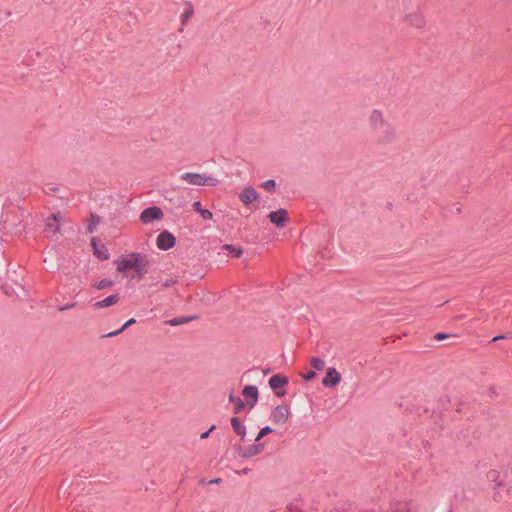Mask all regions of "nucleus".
I'll list each match as a JSON object with an SVG mask.
<instances>
[{"label": "nucleus", "instance_id": "1", "mask_svg": "<svg viewBox=\"0 0 512 512\" xmlns=\"http://www.w3.org/2000/svg\"><path fill=\"white\" fill-rule=\"evenodd\" d=\"M367 125L373 140L378 144L391 143L396 139L395 129L381 110L373 109L369 112Z\"/></svg>", "mask_w": 512, "mask_h": 512}, {"label": "nucleus", "instance_id": "2", "mask_svg": "<svg viewBox=\"0 0 512 512\" xmlns=\"http://www.w3.org/2000/svg\"><path fill=\"white\" fill-rule=\"evenodd\" d=\"M117 272L125 273L134 270L136 276L143 278L150 269V259L147 254L139 252H130L115 260Z\"/></svg>", "mask_w": 512, "mask_h": 512}, {"label": "nucleus", "instance_id": "3", "mask_svg": "<svg viewBox=\"0 0 512 512\" xmlns=\"http://www.w3.org/2000/svg\"><path fill=\"white\" fill-rule=\"evenodd\" d=\"M182 181L194 186H215L218 180L210 175L186 172L180 176Z\"/></svg>", "mask_w": 512, "mask_h": 512}, {"label": "nucleus", "instance_id": "4", "mask_svg": "<svg viewBox=\"0 0 512 512\" xmlns=\"http://www.w3.org/2000/svg\"><path fill=\"white\" fill-rule=\"evenodd\" d=\"M404 21L412 28L424 29L427 26V19L423 11L415 9L407 13Z\"/></svg>", "mask_w": 512, "mask_h": 512}, {"label": "nucleus", "instance_id": "5", "mask_svg": "<svg viewBox=\"0 0 512 512\" xmlns=\"http://www.w3.org/2000/svg\"><path fill=\"white\" fill-rule=\"evenodd\" d=\"M290 410L287 405H278L271 412V420L277 425H283L287 422Z\"/></svg>", "mask_w": 512, "mask_h": 512}, {"label": "nucleus", "instance_id": "6", "mask_svg": "<svg viewBox=\"0 0 512 512\" xmlns=\"http://www.w3.org/2000/svg\"><path fill=\"white\" fill-rule=\"evenodd\" d=\"M60 219V214H54L51 217H49L46 221L45 232L47 236L53 240L57 239L58 237V232L60 229Z\"/></svg>", "mask_w": 512, "mask_h": 512}, {"label": "nucleus", "instance_id": "7", "mask_svg": "<svg viewBox=\"0 0 512 512\" xmlns=\"http://www.w3.org/2000/svg\"><path fill=\"white\" fill-rule=\"evenodd\" d=\"M268 218L278 228H283L289 222L288 212L285 209H278L268 214Z\"/></svg>", "mask_w": 512, "mask_h": 512}, {"label": "nucleus", "instance_id": "8", "mask_svg": "<svg viewBox=\"0 0 512 512\" xmlns=\"http://www.w3.org/2000/svg\"><path fill=\"white\" fill-rule=\"evenodd\" d=\"M265 446L263 443L251 444L247 447L239 445L237 447V453L240 457L250 458L260 454L264 450Z\"/></svg>", "mask_w": 512, "mask_h": 512}, {"label": "nucleus", "instance_id": "9", "mask_svg": "<svg viewBox=\"0 0 512 512\" xmlns=\"http://www.w3.org/2000/svg\"><path fill=\"white\" fill-rule=\"evenodd\" d=\"M175 237L168 231L161 232L156 239V246L160 250H169L175 245Z\"/></svg>", "mask_w": 512, "mask_h": 512}, {"label": "nucleus", "instance_id": "10", "mask_svg": "<svg viewBox=\"0 0 512 512\" xmlns=\"http://www.w3.org/2000/svg\"><path fill=\"white\" fill-rule=\"evenodd\" d=\"M163 217V212L158 207H150L142 211L140 215V220L144 224H150L154 220H160Z\"/></svg>", "mask_w": 512, "mask_h": 512}, {"label": "nucleus", "instance_id": "11", "mask_svg": "<svg viewBox=\"0 0 512 512\" xmlns=\"http://www.w3.org/2000/svg\"><path fill=\"white\" fill-rule=\"evenodd\" d=\"M341 374L334 367H330L326 371V376L322 380L325 387H335L341 381Z\"/></svg>", "mask_w": 512, "mask_h": 512}, {"label": "nucleus", "instance_id": "12", "mask_svg": "<svg viewBox=\"0 0 512 512\" xmlns=\"http://www.w3.org/2000/svg\"><path fill=\"white\" fill-rule=\"evenodd\" d=\"M242 394L246 398L249 407L253 408L258 400V389L256 388V386H245L242 390Z\"/></svg>", "mask_w": 512, "mask_h": 512}, {"label": "nucleus", "instance_id": "13", "mask_svg": "<svg viewBox=\"0 0 512 512\" xmlns=\"http://www.w3.org/2000/svg\"><path fill=\"white\" fill-rule=\"evenodd\" d=\"M259 195L253 187H245L239 194L241 202L248 205L258 199Z\"/></svg>", "mask_w": 512, "mask_h": 512}, {"label": "nucleus", "instance_id": "14", "mask_svg": "<svg viewBox=\"0 0 512 512\" xmlns=\"http://www.w3.org/2000/svg\"><path fill=\"white\" fill-rule=\"evenodd\" d=\"M119 300L118 295H110L103 300L97 301L93 304V309L99 310L115 305Z\"/></svg>", "mask_w": 512, "mask_h": 512}, {"label": "nucleus", "instance_id": "15", "mask_svg": "<svg viewBox=\"0 0 512 512\" xmlns=\"http://www.w3.org/2000/svg\"><path fill=\"white\" fill-rule=\"evenodd\" d=\"M288 383V379L285 376L273 375L269 380V386L273 390L284 387Z\"/></svg>", "mask_w": 512, "mask_h": 512}, {"label": "nucleus", "instance_id": "16", "mask_svg": "<svg viewBox=\"0 0 512 512\" xmlns=\"http://www.w3.org/2000/svg\"><path fill=\"white\" fill-rule=\"evenodd\" d=\"M231 425H232L233 429L235 430V432L243 439L246 434V428L244 425H242L240 420L236 417H233L231 419Z\"/></svg>", "mask_w": 512, "mask_h": 512}, {"label": "nucleus", "instance_id": "17", "mask_svg": "<svg viewBox=\"0 0 512 512\" xmlns=\"http://www.w3.org/2000/svg\"><path fill=\"white\" fill-rule=\"evenodd\" d=\"M93 246H94V254H96L98 256V258L103 259V260H107L109 258L108 250L104 246L97 247L95 242H93Z\"/></svg>", "mask_w": 512, "mask_h": 512}, {"label": "nucleus", "instance_id": "18", "mask_svg": "<svg viewBox=\"0 0 512 512\" xmlns=\"http://www.w3.org/2000/svg\"><path fill=\"white\" fill-rule=\"evenodd\" d=\"M310 365L315 369V370H322L325 366V362L324 360L320 359V358H317V357H312L310 359Z\"/></svg>", "mask_w": 512, "mask_h": 512}, {"label": "nucleus", "instance_id": "19", "mask_svg": "<svg viewBox=\"0 0 512 512\" xmlns=\"http://www.w3.org/2000/svg\"><path fill=\"white\" fill-rule=\"evenodd\" d=\"M133 323H135V319H133V318L129 319L119 330L108 333L106 335V337H113V336H116V335L122 333L124 330H126Z\"/></svg>", "mask_w": 512, "mask_h": 512}, {"label": "nucleus", "instance_id": "20", "mask_svg": "<svg viewBox=\"0 0 512 512\" xmlns=\"http://www.w3.org/2000/svg\"><path fill=\"white\" fill-rule=\"evenodd\" d=\"M223 248L226 249V250L231 251L232 253H234V255L236 257H240L242 255V252H243L241 248H236V247H234L232 245H229V244H225L223 246Z\"/></svg>", "mask_w": 512, "mask_h": 512}, {"label": "nucleus", "instance_id": "21", "mask_svg": "<svg viewBox=\"0 0 512 512\" xmlns=\"http://www.w3.org/2000/svg\"><path fill=\"white\" fill-rule=\"evenodd\" d=\"M271 432H272V429L269 426L263 427L260 430V432L258 433L257 437L255 438V441L256 442L260 441L264 436H266L267 434H269Z\"/></svg>", "mask_w": 512, "mask_h": 512}, {"label": "nucleus", "instance_id": "22", "mask_svg": "<svg viewBox=\"0 0 512 512\" xmlns=\"http://www.w3.org/2000/svg\"><path fill=\"white\" fill-rule=\"evenodd\" d=\"M112 285H113L112 281L104 279V280H101L98 283H96L94 286H95L96 289L101 290V289H104L106 287H110Z\"/></svg>", "mask_w": 512, "mask_h": 512}, {"label": "nucleus", "instance_id": "23", "mask_svg": "<svg viewBox=\"0 0 512 512\" xmlns=\"http://www.w3.org/2000/svg\"><path fill=\"white\" fill-rule=\"evenodd\" d=\"M261 186L267 190V191H274L275 189V186H276V183L274 180H267V181H264Z\"/></svg>", "mask_w": 512, "mask_h": 512}, {"label": "nucleus", "instance_id": "24", "mask_svg": "<svg viewBox=\"0 0 512 512\" xmlns=\"http://www.w3.org/2000/svg\"><path fill=\"white\" fill-rule=\"evenodd\" d=\"M193 13V9L191 7V5H189L183 12L182 16H181V21L184 23L186 22L192 15Z\"/></svg>", "mask_w": 512, "mask_h": 512}, {"label": "nucleus", "instance_id": "25", "mask_svg": "<svg viewBox=\"0 0 512 512\" xmlns=\"http://www.w3.org/2000/svg\"><path fill=\"white\" fill-rule=\"evenodd\" d=\"M200 214L204 219H212L213 217L212 212L207 209H203L202 211H200Z\"/></svg>", "mask_w": 512, "mask_h": 512}, {"label": "nucleus", "instance_id": "26", "mask_svg": "<svg viewBox=\"0 0 512 512\" xmlns=\"http://www.w3.org/2000/svg\"><path fill=\"white\" fill-rule=\"evenodd\" d=\"M244 407V403L242 402V400L240 398H237V404H236V407H235V413H239Z\"/></svg>", "mask_w": 512, "mask_h": 512}, {"label": "nucleus", "instance_id": "27", "mask_svg": "<svg viewBox=\"0 0 512 512\" xmlns=\"http://www.w3.org/2000/svg\"><path fill=\"white\" fill-rule=\"evenodd\" d=\"M316 377V373L314 371H310L308 372L307 374H305L303 376V378L306 380V381H310L312 379H314Z\"/></svg>", "mask_w": 512, "mask_h": 512}, {"label": "nucleus", "instance_id": "28", "mask_svg": "<svg viewBox=\"0 0 512 512\" xmlns=\"http://www.w3.org/2000/svg\"><path fill=\"white\" fill-rule=\"evenodd\" d=\"M193 208H194V210H195V211H197V212H199V213H200V211H202V210H203V209L201 208V203H200L199 201L194 202V204H193Z\"/></svg>", "mask_w": 512, "mask_h": 512}, {"label": "nucleus", "instance_id": "29", "mask_svg": "<svg viewBox=\"0 0 512 512\" xmlns=\"http://www.w3.org/2000/svg\"><path fill=\"white\" fill-rule=\"evenodd\" d=\"M185 322H186V320H182V319H181V320L173 319V320H171V321H170V324H171L172 326H176V325H179V324H182V323H185Z\"/></svg>", "mask_w": 512, "mask_h": 512}, {"label": "nucleus", "instance_id": "30", "mask_svg": "<svg viewBox=\"0 0 512 512\" xmlns=\"http://www.w3.org/2000/svg\"><path fill=\"white\" fill-rule=\"evenodd\" d=\"M214 429H215V426H214V425H213V426H211V428H210L208 431H206V432H204V433H202V434H201V439H206V438L209 436L210 432H211L212 430H214Z\"/></svg>", "mask_w": 512, "mask_h": 512}, {"label": "nucleus", "instance_id": "31", "mask_svg": "<svg viewBox=\"0 0 512 512\" xmlns=\"http://www.w3.org/2000/svg\"><path fill=\"white\" fill-rule=\"evenodd\" d=\"M446 337H447V335H446V334H441V333H439V334H437V335H436V339H438V340L445 339Z\"/></svg>", "mask_w": 512, "mask_h": 512}, {"label": "nucleus", "instance_id": "32", "mask_svg": "<svg viewBox=\"0 0 512 512\" xmlns=\"http://www.w3.org/2000/svg\"><path fill=\"white\" fill-rule=\"evenodd\" d=\"M74 306H75L74 303L67 304L66 306L62 307L61 310L70 309V308H73Z\"/></svg>", "mask_w": 512, "mask_h": 512}, {"label": "nucleus", "instance_id": "33", "mask_svg": "<svg viewBox=\"0 0 512 512\" xmlns=\"http://www.w3.org/2000/svg\"><path fill=\"white\" fill-rule=\"evenodd\" d=\"M229 400H230L231 402H235V403L237 404V398H236L234 395H232V394H231V395L229 396Z\"/></svg>", "mask_w": 512, "mask_h": 512}, {"label": "nucleus", "instance_id": "34", "mask_svg": "<svg viewBox=\"0 0 512 512\" xmlns=\"http://www.w3.org/2000/svg\"><path fill=\"white\" fill-rule=\"evenodd\" d=\"M504 337L503 336H496L493 338V341H498L500 339H503Z\"/></svg>", "mask_w": 512, "mask_h": 512}]
</instances>
